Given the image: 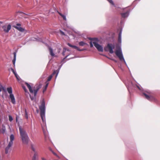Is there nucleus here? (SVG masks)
<instances>
[{"instance_id": "f257e3e1", "label": "nucleus", "mask_w": 160, "mask_h": 160, "mask_svg": "<svg viewBox=\"0 0 160 160\" xmlns=\"http://www.w3.org/2000/svg\"><path fill=\"white\" fill-rule=\"evenodd\" d=\"M25 84L28 88L30 92L31 93H34L35 97L36 96L38 91L42 87V85L41 84H37L32 89L31 86L27 82H25Z\"/></svg>"}, {"instance_id": "f03ea898", "label": "nucleus", "mask_w": 160, "mask_h": 160, "mask_svg": "<svg viewBox=\"0 0 160 160\" xmlns=\"http://www.w3.org/2000/svg\"><path fill=\"white\" fill-rule=\"evenodd\" d=\"M39 108L40 112V115L43 122H44V118L45 117V102L43 100L41 102V105L39 106Z\"/></svg>"}, {"instance_id": "7ed1b4c3", "label": "nucleus", "mask_w": 160, "mask_h": 160, "mask_svg": "<svg viewBox=\"0 0 160 160\" xmlns=\"http://www.w3.org/2000/svg\"><path fill=\"white\" fill-rule=\"evenodd\" d=\"M115 48V46L114 45L111 43H108L107 45L104 48L105 51L107 52L109 51V52L112 54L114 52L113 49Z\"/></svg>"}, {"instance_id": "20e7f679", "label": "nucleus", "mask_w": 160, "mask_h": 160, "mask_svg": "<svg viewBox=\"0 0 160 160\" xmlns=\"http://www.w3.org/2000/svg\"><path fill=\"white\" fill-rule=\"evenodd\" d=\"M11 28V25L10 24H9L8 25H3L1 26L0 30L5 33H8Z\"/></svg>"}, {"instance_id": "39448f33", "label": "nucleus", "mask_w": 160, "mask_h": 160, "mask_svg": "<svg viewBox=\"0 0 160 160\" xmlns=\"http://www.w3.org/2000/svg\"><path fill=\"white\" fill-rule=\"evenodd\" d=\"M115 53L116 55L118 57L120 60H124L120 48L116 51Z\"/></svg>"}, {"instance_id": "423d86ee", "label": "nucleus", "mask_w": 160, "mask_h": 160, "mask_svg": "<svg viewBox=\"0 0 160 160\" xmlns=\"http://www.w3.org/2000/svg\"><path fill=\"white\" fill-rule=\"evenodd\" d=\"M19 129L21 138L28 136L26 132L23 129L19 127Z\"/></svg>"}, {"instance_id": "0eeeda50", "label": "nucleus", "mask_w": 160, "mask_h": 160, "mask_svg": "<svg viewBox=\"0 0 160 160\" xmlns=\"http://www.w3.org/2000/svg\"><path fill=\"white\" fill-rule=\"evenodd\" d=\"M142 95L144 96L145 98L149 100L154 101L155 100V98L152 95H150L149 94L148 95L145 93H142Z\"/></svg>"}, {"instance_id": "6e6552de", "label": "nucleus", "mask_w": 160, "mask_h": 160, "mask_svg": "<svg viewBox=\"0 0 160 160\" xmlns=\"http://www.w3.org/2000/svg\"><path fill=\"white\" fill-rule=\"evenodd\" d=\"M21 24L20 23H17L16 26L14 25L13 27L17 29L18 30L21 32H24L25 31L24 28H23L21 27Z\"/></svg>"}, {"instance_id": "1a4fd4ad", "label": "nucleus", "mask_w": 160, "mask_h": 160, "mask_svg": "<svg viewBox=\"0 0 160 160\" xmlns=\"http://www.w3.org/2000/svg\"><path fill=\"white\" fill-rule=\"evenodd\" d=\"M93 43L99 51L102 52L103 51V48L102 46L97 43L95 42H93Z\"/></svg>"}, {"instance_id": "9d476101", "label": "nucleus", "mask_w": 160, "mask_h": 160, "mask_svg": "<svg viewBox=\"0 0 160 160\" xmlns=\"http://www.w3.org/2000/svg\"><path fill=\"white\" fill-rule=\"evenodd\" d=\"M21 138L22 142L24 144L27 145L28 144L29 140L28 136L22 138Z\"/></svg>"}, {"instance_id": "9b49d317", "label": "nucleus", "mask_w": 160, "mask_h": 160, "mask_svg": "<svg viewBox=\"0 0 160 160\" xmlns=\"http://www.w3.org/2000/svg\"><path fill=\"white\" fill-rule=\"evenodd\" d=\"M67 45L69 47H70L71 48H73L75 49H76L78 51H82L84 50L85 49H80L78 47H77L76 46L72 45L69 43H68Z\"/></svg>"}, {"instance_id": "f8f14e48", "label": "nucleus", "mask_w": 160, "mask_h": 160, "mask_svg": "<svg viewBox=\"0 0 160 160\" xmlns=\"http://www.w3.org/2000/svg\"><path fill=\"white\" fill-rule=\"evenodd\" d=\"M13 144L9 143L5 149V153L6 154H8L10 150V148Z\"/></svg>"}, {"instance_id": "ddd939ff", "label": "nucleus", "mask_w": 160, "mask_h": 160, "mask_svg": "<svg viewBox=\"0 0 160 160\" xmlns=\"http://www.w3.org/2000/svg\"><path fill=\"white\" fill-rule=\"evenodd\" d=\"M10 98L12 102L15 104L16 102L15 100L13 95L12 93H11L9 95Z\"/></svg>"}, {"instance_id": "4468645a", "label": "nucleus", "mask_w": 160, "mask_h": 160, "mask_svg": "<svg viewBox=\"0 0 160 160\" xmlns=\"http://www.w3.org/2000/svg\"><path fill=\"white\" fill-rule=\"evenodd\" d=\"M48 49L49 51L50 54L52 57H56L55 54L53 52V49L50 47H48Z\"/></svg>"}, {"instance_id": "2eb2a0df", "label": "nucleus", "mask_w": 160, "mask_h": 160, "mask_svg": "<svg viewBox=\"0 0 160 160\" xmlns=\"http://www.w3.org/2000/svg\"><path fill=\"white\" fill-rule=\"evenodd\" d=\"M10 141L9 143L10 144H13V141L14 139V136L13 134H11L10 137Z\"/></svg>"}, {"instance_id": "dca6fc26", "label": "nucleus", "mask_w": 160, "mask_h": 160, "mask_svg": "<svg viewBox=\"0 0 160 160\" xmlns=\"http://www.w3.org/2000/svg\"><path fill=\"white\" fill-rule=\"evenodd\" d=\"M121 16L123 18H126L128 16L129 14L128 12V11L122 13Z\"/></svg>"}, {"instance_id": "f3484780", "label": "nucleus", "mask_w": 160, "mask_h": 160, "mask_svg": "<svg viewBox=\"0 0 160 160\" xmlns=\"http://www.w3.org/2000/svg\"><path fill=\"white\" fill-rule=\"evenodd\" d=\"M14 55V58L12 60V62L13 65L15 66V62L16 60V53L15 52H14L13 53Z\"/></svg>"}, {"instance_id": "a211bd4d", "label": "nucleus", "mask_w": 160, "mask_h": 160, "mask_svg": "<svg viewBox=\"0 0 160 160\" xmlns=\"http://www.w3.org/2000/svg\"><path fill=\"white\" fill-rule=\"evenodd\" d=\"M57 12L59 14V15L65 21L67 19H66V18L65 16L63 15L62 14L60 13L58 11H57Z\"/></svg>"}, {"instance_id": "6ab92c4d", "label": "nucleus", "mask_w": 160, "mask_h": 160, "mask_svg": "<svg viewBox=\"0 0 160 160\" xmlns=\"http://www.w3.org/2000/svg\"><path fill=\"white\" fill-rule=\"evenodd\" d=\"M118 42L120 43L121 42V31H120L118 34Z\"/></svg>"}, {"instance_id": "aec40b11", "label": "nucleus", "mask_w": 160, "mask_h": 160, "mask_svg": "<svg viewBox=\"0 0 160 160\" xmlns=\"http://www.w3.org/2000/svg\"><path fill=\"white\" fill-rule=\"evenodd\" d=\"M38 154L37 152L34 153L33 156L32 158V160H36V157H38Z\"/></svg>"}, {"instance_id": "412c9836", "label": "nucleus", "mask_w": 160, "mask_h": 160, "mask_svg": "<svg viewBox=\"0 0 160 160\" xmlns=\"http://www.w3.org/2000/svg\"><path fill=\"white\" fill-rule=\"evenodd\" d=\"M7 90L8 92L10 94L12 93V89L11 87L8 88H7Z\"/></svg>"}, {"instance_id": "4be33fe9", "label": "nucleus", "mask_w": 160, "mask_h": 160, "mask_svg": "<svg viewBox=\"0 0 160 160\" xmlns=\"http://www.w3.org/2000/svg\"><path fill=\"white\" fill-rule=\"evenodd\" d=\"M52 75H51L49 76L48 78L47 81L46 82V83H48V82L50 81L52 77Z\"/></svg>"}, {"instance_id": "5701e85b", "label": "nucleus", "mask_w": 160, "mask_h": 160, "mask_svg": "<svg viewBox=\"0 0 160 160\" xmlns=\"http://www.w3.org/2000/svg\"><path fill=\"white\" fill-rule=\"evenodd\" d=\"M31 149L34 152V153H35V152H37L36 151L35 148H34V146L33 145H31Z\"/></svg>"}, {"instance_id": "b1692460", "label": "nucleus", "mask_w": 160, "mask_h": 160, "mask_svg": "<svg viewBox=\"0 0 160 160\" xmlns=\"http://www.w3.org/2000/svg\"><path fill=\"white\" fill-rule=\"evenodd\" d=\"M86 44L82 41L80 42H79V44L80 46H83L84 45Z\"/></svg>"}, {"instance_id": "393cba45", "label": "nucleus", "mask_w": 160, "mask_h": 160, "mask_svg": "<svg viewBox=\"0 0 160 160\" xmlns=\"http://www.w3.org/2000/svg\"><path fill=\"white\" fill-rule=\"evenodd\" d=\"M46 85L45 87V88H44L43 89V93L47 89V87L48 86V83H46Z\"/></svg>"}, {"instance_id": "a878e982", "label": "nucleus", "mask_w": 160, "mask_h": 160, "mask_svg": "<svg viewBox=\"0 0 160 160\" xmlns=\"http://www.w3.org/2000/svg\"><path fill=\"white\" fill-rule=\"evenodd\" d=\"M22 87L25 92H27L28 93V90L26 89V88L25 86H24V85H22Z\"/></svg>"}, {"instance_id": "bb28decb", "label": "nucleus", "mask_w": 160, "mask_h": 160, "mask_svg": "<svg viewBox=\"0 0 160 160\" xmlns=\"http://www.w3.org/2000/svg\"><path fill=\"white\" fill-rule=\"evenodd\" d=\"M112 5H114V4L112 0H107Z\"/></svg>"}, {"instance_id": "cd10ccee", "label": "nucleus", "mask_w": 160, "mask_h": 160, "mask_svg": "<svg viewBox=\"0 0 160 160\" xmlns=\"http://www.w3.org/2000/svg\"><path fill=\"white\" fill-rule=\"evenodd\" d=\"M25 117L26 119H28V113L26 109H25Z\"/></svg>"}, {"instance_id": "c85d7f7f", "label": "nucleus", "mask_w": 160, "mask_h": 160, "mask_svg": "<svg viewBox=\"0 0 160 160\" xmlns=\"http://www.w3.org/2000/svg\"><path fill=\"white\" fill-rule=\"evenodd\" d=\"M9 120L10 122H11L13 120V118L10 115H9Z\"/></svg>"}, {"instance_id": "c756f323", "label": "nucleus", "mask_w": 160, "mask_h": 160, "mask_svg": "<svg viewBox=\"0 0 160 160\" xmlns=\"http://www.w3.org/2000/svg\"><path fill=\"white\" fill-rule=\"evenodd\" d=\"M58 73V72L57 71L55 70L53 71V72L52 73V76H53V75H54V74H55L57 73L56 76H57Z\"/></svg>"}, {"instance_id": "7c9ffc66", "label": "nucleus", "mask_w": 160, "mask_h": 160, "mask_svg": "<svg viewBox=\"0 0 160 160\" xmlns=\"http://www.w3.org/2000/svg\"><path fill=\"white\" fill-rule=\"evenodd\" d=\"M66 49H65V48L63 49V52H62V54L64 56L65 55V53L66 52Z\"/></svg>"}, {"instance_id": "2f4dec72", "label": "nucleus", "mask_w": 160, "mask_h": 160, "mask_svg": "<svg viewBox=\"0 0 160 160\" xmlns=\"http://www.w3.org/2000/svg\"><path fill=\"white\" fill-rule=\"evenodd\" d=\"M30 98H31V100H32V101L34 100L36 97V96L35 97L34 96V97H31L30 95Z\"/></svg>"}, {"instance_id": "473e14b6", "label": "nucleus", "mask_w": 160, "mask_h": 160, "mask_svg": "<svg viewBox=\"0 0 160 160\" xmlns=\"http://www.w3.org/2000/svg\"><path fill=\"white\" fill-rule=\"evenodd\" d=\"M89 39L90 40L93 41V40H95L96 39H97L94 38H89Z\"/></svg>"}, {"instance_id": "72a5a7b5", "label": "nucleus", "mask_w": 160, "mask_h": 160, "mask_svg": "<svg viewBox=\"0 0 160 160\" xmlns=\"http://www.w3.org/2000/svg\"><path fill=\"white\" fill-rule=\"evenodd\" d=\"M15 76L16 77V78H17V79L18 80H19L18 76L17 73H16L14 74Z\"/></svg>"}, {"instance_id": "f704fd0d", "label": "nucleus", "mask_w": 160, "mask_h": 160, "mask_svg": "<svg viewBox=\"0 0 160 160\" xmlns=\"http://www.w3.org/2000/svg\"><path fill=\"white\" fill-rule=\"evenodd\" d=\"M90 47L91 48H92L93 47V44H92V41L90 42Z\"/></svg>"}, {"instance_id": "c9c22d12", "label": "nucleus", "mask_w": 160, "mask_h": 160, "mask_svg": "<svg viewBox=\"0 0 160 160\" xmlns=\"http://www.w3.org/2000/svg\"><path fill=\"white\" fill-rule=\"evenodd\" d=\"M11 70L12 71V72H13V73H14V74H15L16 73L14 71V70L13 68H11Z\"/></svg>"}, {"instance_id": "e433bc0d", "label": "nucleus", "mask_w": 160, "mask_h": 160, "mask_svg": "<svg viewBox=\"0 0 160 160\" xmlns=\"http://www.w3.org/2000/svg\"><path fill=\"white\" fill-rule=\"evenodd\" d=\"M136 86L138 89H139L140 90H141L140 88V87L139 86H138L137 85H136Z\"/></svg>"}, {"instance_id": "4c0bfd02", "label": "nucleus", "mask_w": 160, "mask_h": 160, "mask_svg": "<svg viewBox=\"0 0 160 160\" xmlns=\"http://www.w3.org/2000/svg\"><path fill=\"white\" fill-rule=\"evenodd\" d=\"M60 32H61V33L63 35H65L64 33L63 32H62V31H61Z\"/></svg>"}, {"instance_id": "58836bf2", "label": "nucleus", "mask_w": 160, "mask_h": 160, "mask_svg": "<svg viewBox=\"0 0 160 160\" xmlns=\"http://www.w3.org/2000/svg\"><path fill=\"white\" fill-rule=\"evenodd\" d=\"M41 159L42 160H47L46 158L43 157L41 158Z\"/></svg>"}, {"instance_id": "ea45409f", "label": "nucleus", "mask_w": 160, "mask_h": 160, "mask_svg": "<svg viewBox=\"0 0 160 160\" xmlns=\"http://www.w3.org/2000/svg\"><path fill=\"white\" fill-rule=\"evenodd\" d=\"M68 55H67V56H66L64 58V59H66V58H67V57H68Z\"/></svg>"}, {"instance_id": "a19ab883", "label": "nucleus", "mask_w": 160, "mask_h": 160, "mask_svg": "<svg viewBox=\"0 0 160 160\" xmlns=\"http://www.w3.org/2000/svg\"><path fill=\"white\" fill-rule=\"evenodd\" d=\"M16 122H17V121H18V118H17V117H16Z\"/></svg>"}, {"instance_id": "79ce46f5", "label": "nucleus", "mask_w": 160, "mask_h": 160, "mask_svg": "<svg viewBox=\"0 0 160 160\" xmlns=\"http://www.w3.org/2000/svg\"><path fill=\"white\" fill-rule=\"evenodd\" d=\"M67 51H69L68 50H67Z\"/></svg>"}]
</instances>
